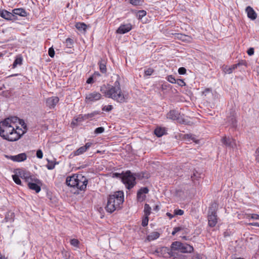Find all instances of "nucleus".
Listing matches in <instances>:
<instances>
[{
    "mask_svg": "<svg viewBox=\"0 0 259 259\" xmlns=\"http://www.w3.org/2000/svg\"><path fill=\"white\" fill-rule=\"evenodd\" d=\"M12 14H14V17H15V15H18L22 17L27 16V12L23 8L14 9L12 11Z\"/></svg>",
    "mask_w": 259,
    "mask_h": 259,
    "instance_id": "20",
    "label": "nucleus"
},
{
    "mask_svg": "<svg viewBox=\"0 0 259 259\" xmlns=\"http://www.w3.org/2000/svg\"><path fill=\"white\" fill-rule=\"evenodd\" d=\"M93 145L92 143L88 142L84 146H81L73 152L74 156L79 155L85 152Z\"/></svg>",
    "mask_w": 259,
    "mask_h": 259,
    "instance_id": "12",
    "label": "nucleus"
},
{
    "mask_svg": "<svg viewBox=\"0 0 259 259\" xmlns=\"http://www.w3.org/2000/svg\"><path fill=\"white\" fill-rule=\"evenodd\" d=\"M102 98V95L97 92H93L89 93L85 96V102L87 103H92L99 101Z\"/></svg>",
    "mask_w": 259,
    "mask_h": 259,
    "instance_id": "8",
    "label": "nucleus"
},
{
    "mask_svg": "<svg viewBox=\"0 0 259 259\" xmlns=\"http://www.w3.org/2000/svg\"><path fill=\"white\" fill-rule=\"evenodd\" d=\"M247 52L249 56H252L254 54V49L253 48H250Z\"/></svg>",
    "mask_w": 259,
    "mask_h": 259,
    "instance_id": "54",
    "label": "nucleus"
},
{
    "mask_svg": "<svg viewBox=\"0 0 259 259\" xmlns=\"http://www.w3.org/2000/svg\"><path fill=\"white\" fill-rule=\"evenodd\" d=\"M227 122L233 127L236 126V120L234 114L227 118Z\"/></svg>",
    "mask_w": 259,
    "mask_h": 259,
    "instance_id": "26",
    "label": "nucleus"
},
{
    "mask_svg": "<svg viewBox=\"0 0 259 259\" xmlns=\"http://www.w3.org/2000/svg\"><path fill=\"white\" fill-rule=\"evenodd\" d=\"M76 28L79 31H82L83 32L86 31L87 25L84 23L78 22L75 24Z\"/></svg>",
    "mask_w": 259,
    "mask_h": 259,
    "instance_id": "23",
    "label": "nucleus"
},
{
    "mask_svg": "<svg viewBox=\"0 0 259 259\" xmlns=\"http://www.w3.org/2000/svg\"><path fill=\"white\" fill-rule=\"evenodd\" d=\"M6 157L9 159L17 162L24 161L27 158V155L25 153H22L16 155H6Z\"/></svg>",
    "mask_w": 259,
    "mask_h": 259,
    "instance_id": "11",
    "label": "nucleus"
},
{
    "mask_svg": "<svg viewBox=\"0 0 259 259\" xmlns=\"http://www.w3.org/2000/svg\"><path fill=\"white\" fill-rule=\"evenodd\" d=\"M0 259H5V257L0 253Z\"/></svg>",
    "mask_w": 259,
    "mask_h": 259,
    "instance_id": "64",
    "label": "nucleus"
},
{
    "mask_svg": "<svg viewBox=\"0 0 259 259\" xmlns=\"http://www.w3.org/2000/svg\"><path fill=\"white\" fill-rule=\"evenodd\" d=\"M22 64V59L21 57H17L15 60L13 65L12 68H15L18 65H21Z\"/></svg>",
    "mask_w": 259,
    "mask_h": 259,
    "instance_id": "33",
    "label": "nucleus"
},
{
    "mask_svg": "<svg viewBox=\"0 0 259 259\" xmlns=\"http://www.w3.org/2000/svg\"><path fill=\"white\" fill-rule=\"evenodd\" d=\"M70 243L74 246H77L79 244V241L77 239H72L70 240Z\"/></svg>",
    "mask_w": 259,
    "mask_h": 259,
    "instance_id": "47",
    "label": "nucleus"
},
{
    "mask_svg": "<svg viewBox=\"0 0 259 259\" xmlns=\"http://www.w3.org/2000/svg\"><path fill=\"white\" fill-rule=\"evenodd\" d=\"M166 215L168 216L170 219H172L174 216H175V214H171L169 212H167L166 213Z\"/></svg>",
    "mask_w": 259,
    "mask_h": 259,
    "instance_id": "58",
    "label": "nucleus"
},
{
    "mask_svg": "<svg viewBox=\"0 0 259 259\" xmlns=\"http://www.w3.org/2000/svg\"><path fill=\"white\" fill-rule=\"evenodd\" d=\"M160 234L157 232H153L147 236L149 241H152L159 238Z\"/></svg>",
    "mask_w": 259,
    "mask_h": 259,
    "instance_id": "25",
    "label": "nucleus"
},
{
    "mask_svg": "<svg viewBox=\"0 0 259 259\" xmlns=\"http://www.w3.org/2000/svg\"><path fill=\"white\" fill-rule=\"evenodd\" d=\"M149 192V189L147 187L141 188L137 192V199L139 201H142L146 198V194Z\"/></svg>",
    "mask_w": 259,
    "mask_h": 259,
    "instance_id": "15",
    "label": "nucleus"
},
{
    "mask_svg": "<svg viewBox=\"0 0 259 259\" xmlns=\"http://www.w3.org/2000/svg\"><path fill=\"white\" fill-rule=\"evenodd\" d=\"M184 211L182 209H175L174 210L175 215H182L184 214Z\"/></svg>",
    "mask_w": 259,
    "mask_h": 259,
    "instance_id": "49",
    "label": "nucleus"
},
{
    "mask_svg": "<svg viewBox=\"0 0 259 259\" xmlns=\"http://www.w3.org/2000/svg\"><path fill=\"white\" fill-rule=\"evenodd\" d=\"M193 250L194 248L192 246L187 243H183L179 251L182 253H191Z\"/></svg>",
    "mask_w": 259,
    "mask_h": 259,
    "instance_id": "18",
    "label": "nucleus"
},
{
    "mask_svg": "<svg viewBox=\"0 0 259 259\" xmlns=\"http://www.w3.org/2000/svg\"><path fill=\"white\" fill-rule=\"evenodd\" d=\"M36 157L38 158L41 159L43 157V153L41 150L39 149L36 151Z\"/></svg>",
    "mask_w": 259,
    "mask_h": 259,
    "instance_id": "51",
    "label": "nucleus"
},
{
    "mask_svg": "<svg viewBox=\"0 0 259 259\" xmlns=\"http://www.w3.org/2000/svg\"><path fill=\"white\" fill-rule=\"evenodd\" d=\"M248 225L249 226H256V227H259V223H257V222L250 223H248Z\"/></svg>",
    "mask_w": 259,
    "mask_h": 259,
    "instance_id": "56",
    "label": "nucleus"
},
{
    "mask_svg": "<svg viewBox=\"0 0 259 259\" xmlns=\"http://www.w3.org/2000/svg\"><path fill=\"white\" fill-rule=\"evenodd\" d=\"M93 76H94V78H96L97 76H100V74L98 72H95Z\"/></svg>",
    "mask_w": 259,
    "mask_h": 259,
    "instance_id": "59",
    "label": "nucleus"
},
{
    "mask_svg": "<svg viewBox=\"0 0 259 259\" xmlns=\"http://www.w3.org/2000/svg\"><path fill=\"white\" fill-rule=\"evenodd\" d=\"M244 64V62L243 61H242L241 62H240L237 64H234L231 67H229L228 68L226 69V72L228 74H230L232 72L233 70L237 68L238 66L243 65Z\"/></svg>",
    "mask_w": 259,
    "mask_h": 259,
    "instance_id": "22",
    "label": "nucleus"
},
{
    "mask_svg": "<svg viewBox=\"0 0 259 259\" xmlns=\"http://www.w3.org/2000/svg\"><path fill=\"white\" fill-rule=\"evenodd\" d=\"M183 244V243L179 241H175L172 242L171 245L172 250H178L179 251Z\"/></svg>",
    "mask_w": 259,
    "mask_h": 259,
    "instance_id": "24",
    "label": "nucleus"
},
{
    "mask_svg": "<svg viewBox=\"0 0 259 259\" xmlns=\"http://www.w3.org/2000/svg\"><path fill=\"white\" fill-rule=\"evenodd\" d=\"M151 208L148 204H145L144 205V214L146 216H149L151 214Z\"/></svg>",
    "mask_w": 259,
    "mask_h": 259,
    "instance_id": "32",
    "label": "nucleus"
},
{
    "mask_svg": "<svg viewBox=\"0 0 259 259\" xmlns=\"http://www.w3.org/2000/svg\"><path fill=\"white\" fill-rule=\"evenodd\" d=\"M82 116H82V115H81V117H80V116H79V117H78L76 119V120H77V121H82V120H83V118L82 117Z\"/></svg>",
    "mask_w": 259,
    "mask_h": 259,
    "instance_id": "60",
    "label": "nucleus"
},
{
    "mask_svg": "<svg viewBox=\"0 0 259 259\" xmlns=\"http://www.w3.org/2000/svg\"><path fill=\"white\" fill-rule=\"evenodd\" d=\"M195 177H197L196 176V174L195 173H194V174H193V176H191V179H192V180L193 181H194L195 180V178H195Z\"/></svg>",
    "mask_w": 259,
    "mask_h": 259,
    "instance_id": "62",
    "label": "nucleus"
},
{
    "mask_svg": "<svg viewBox=\"0 0 259 259\" xmlns=\"http://www.w3.org/2000/svg\"><path fill=\"white\" fill-rule=\"evenodd\" d=\"M132 29V25L130 23L121 24L116 30L118 34H124L129 32Z\"/></svg>",
    "mask_w": 259,
    "mask_h": 259,
    "instance_id": "13",
    "label": "nucleus"
},
{
    "mask_svg": "<svg viewBox=\"0 0 259 259\" xmlns=\"http://www.w3.org/2000/svg\"><path fill=\"white\" fill-rule=\"evenodd\" d=\"M121 181L124 184L125 188L128 190L132 189L137 184L135 176L130 170L122 172Z\"/></svg>",
    "mask_w": 259,
    "mask_h": 259,
    "instance_id": "5",
    "label": "nucleus"
},
{
    "mask_svg": "<svg viewBox=\"0 0 259 259\" xmlns=\"http://www.w3.org/2000/svg\"><path fill=\"white\" fill-rule=\"evenodd\" d=\"M178 73L181 75H184L186 73V69L184 67H180L178 69Z\"/></svg>",
    "mask_w": 259,
    "mask_h": 259,
    "instance_id": "48",
    "label": "nucleus"
},
{
    "mask_svg": "<svg viewBox=\"0 0 259 259\" xmlns=\"http://www.w3.org/2000/svg\"><path fill=\"white\" fill-rule=\"evenodd\" d=\"M153 71L154 70L152 68H148L145 71V74L146 75L149 76L153 73Z\"/></svg>",
    "mask_w": 259,
    "mask_h": 259,
    "instance_id": "50",
    "label": "nucleus"
},
{
    "mask_svg": "<svg viewBox=\"0 0 259 259\" xmlns=\"http://www.w3.org/2000/svg\"><path fill=\"white\" fill-rule=\"evenodd\" d=\"M0 16L6 20H12L14 19V14L6 10L0 11Z\"/></svg>",
    "mask_w": 259,
    "mask_h": 259,
    "instance_id": "16",
    "label": "nucleus"
},
{
    "mask_svg": "<svg viewBox=\"0 0 259 259\" xmlns=\"http://www.w3.org/2000/svg\"><path fill=\"white\" fill-rule=\"evenodd\" d=\"M143 0H131L130 3L135 6H141L143 3Z\"/></svg>",
    "mask_w": 259,
    "mask_h": 259,
    "instance_id": "35",
    "label": "nucleus"
},
{
    "mask_svg": "<svg viewBox=\"0 0 259 259\" xmlns=\"http://www.w3.org/2000/svg\"><path fill=\"white\" fill-rule=\"evenodd\" d=\"M42 182L39 179L34 178L31 181L28 183V186L31 190H34L36 193H38L41 190Z\"/></svg>",
    "mask_w": 259,
    "mask_h": 259,
    "instance_id": "7",
    "label": "nucleus"
},
{
    "mask_svg": "<svg viewBox=\"0 0 259 259\" xmlns=\"http://www.w3.org/2000/svg\"><path fill=\"white\" fill-rule=\"evenodd\" d=\"M124 202V193L122 191H117L109 194L107 198V204L105 207L106 211L112 213L122 207Z\"/></svg>",
    "mask_w": 259,
    "mask_h": 259,
    "instance_id": "3",
    "label": "nucleus"
},
{
    "mask_svg": "<svg viewBox=\"0 0 259 259\" xmlns=\"http://www.w3.org/2000/svg\"><path fill=\"white\" fill-rule=\"evenodd\" d=\"M159 209V206L158 205H155V207L153 208V210L157 211Z\"/></svg>",
    "mask_w": 259,
    "mask_h": 259,
    "instance_id": "61",
    "label": "nucleus"
},
{
    "mask_svg": "<svg viewBox=\"0 0 259 259\" xmlns=\"http://www.w3.org/2000/svg\"><path fill=\"white\" fill-rule=\"evenodd\" d=\"M256 160L259 163V148L255 151Z\"/></svg>",
    "mask_w": 259,
    "mask_h": 259,
    "instance_id": "55",
    "label": "nucleus"
},
{
    "mask_svg": "<svg viewBox=\"0 0 259 259\" xmlns=\"http://www.w3.org/2000/svg\"><path fill=\"white\" fill-rule=\"evenodd\" d=\"M154 134L158 137H160L166 134V130L165 128L157 127L154 130Z\"/></svg>",
    "mask_w": 259,
    "mask_h": 259,
    "instance_id": "21",
    "label": "nucleus"
},
{
    "mask_svg": "<svg viewBox=\"0 0 259 259\" xmlns=\"http://www.w3.org/2000/svg\"><path fill=\"white\" fill-rule=\"evenodd\" d=\"M7 119H9V121H8L9 123H11V125H13V126H14L15 127H18L16 123L20 120V119H19L17 117H16V116H13V117H9V118H7Z\"/></svg>",
    "mask_w": 259,
    "mask_h": 259,
    "instance_id": "30",
    "label": "nucleus"
},
{
    "mask_svg": "<svg viewBox=\"0 0 259 259\" xmlns=\"http://www.w3.org/2000/svg\"><path fill=\"white\" fill-rule=\"evenodd\" d=\"M180 114L176 110H170L167 114V118L175 120L179 118Z\"/></svg>",
    "mask_w": 259,
    "mask_h": 259,
    "instance_id": "19",
    "label": "nucleus"
},
{
    "mask_svg": "<svg viewBox=\"0 0 259 259\" xmlns=\"http://www.w3.org/2000/svg\"><path fill=\"white\" fill-rule=\"evenodd\" d=\"M20 75V74H12V75H10L8 76V77H13V76H18Z\"/></svg>",
    "mask_w": 259,
    "mask_h": 259,
    "instance_id": "63",
    "label": "nucleus"
},
{
    "mask_svg": "<svg viewBox=\"0 0 259 259\" xmlns=\"http://www.w3.org/2000/svg\"><path fill=\"white\" fill-rule=\"evenodd\" d=\"M66 45L69 48H71L73 44V40L71 38H68L65 41Z\"/></svg>",
    "mask_w": 259,
    "mask_h": 259,
    "instance_id": "38",
    "label": "nucleus"
},
{
    "mask_svg": "<svg viewBox=\"0 0 259 259\" xmlns=\"http://www.w3.org/2000/svg\"><path fill=\"white\" fill-rule=\"evenodd\" d=\"M145 218L143 219L142 222V225L143 227H146L148 225L149 221V216L145 215Z\"/></svg>",
    "mask_w": 259,
    "mask_h": 259,
    "instance_id": "40",
    "label": "nucleus"
},
{
    "mask_svg": "<svg viewBox=\"0 0 259 259\" xmlns=\"http://www.w3.org/2000/svg\"><path fill=\"white\" fill-rule=\"evenodd\" d=\"M185 228L183 226L180 227H176L174 228L173 231L172 232L171 234L172 235H175L177 232L180 231H183L184 230Z\"/></svg>",
    "mask_w": 259,
    "mask_h": 259,
    "instance_id": "37",
    "label": "nucleus"
},
{
    "mask_svg": "<svg viewBox=\"0 0 259 259\" xmlns=\"http://www.w3.org/2000/svg\"><path fill=\"white\" fill-rule=\"evenodd\" d=\"M19 123L20 124H21V125L23 126L24 130H23V131H27V128H26V124L25 123L24 121L23 120H19Z\"/></svg>",
    "mask_w": 259,
    "mask_h": 259,
    "instance_id": "52",
    "label": "nucleus"
},
{
    "mask_svg": "<svg viewBox=\"0 0 259 259\" xmlns=\"http://www.w3.org/2000/svg\"><path fill=\"white\" fill-rule=\"evenodd\" d=\"M176 83H177L179 86L183 87L186 85V83L183 79H177L176 80Z\"/></svg>",
    "mask_w": 259,
    "mask_h": 259,
    "instance_id": "46",
    "label": "nucleus"
},
{
    "mask_svg": "<svg viewBox=\"0 0 259 259\" xmlns=\"http://www.w3.org/2000/svg\"><path fill=\"white\" fill-rule=\"evenodd\" d=\"M186 137L188 139H191V140H192L193 142H195L196 143H197L198 142V140H196L195 136L192 135L187 134L186 135Z\"/></svg>",
    "mask_w": 259,
    "mask_h": 259,
    "instance_id": "43",
    "label": "nucleus"
},
{
    "mask_svg": "<svg viewBox=\"0 0 259 259\" xmlns=\"http://www.w3.org/2000/svg\"><path fill=\"white\" fill-rule=\"evenodd\" d=\"M9 119L0 122V136L10 142L18 141L26 133L19 127H15L9 123Z\"/></svg>",
    "mask_w": 259,
    "mask_h": 259,
    "instance_id": "1",
    "label": "nucleus"
},
{
    "mask_svg": "<svg viewBox=\"0 0 259 259\" xmlns=\"http://www.w3.org/2000/svg\"><path fill=\"white\" fill-rule=\"evenodd\" d=\"M245 10L249 18L253 20L256 18L257 14L252 8L250 6H248L246 7Z\"/></svg>",
    "mask_w": 259,
    "mask_h": 259,
    "instance_id": "17",
    "label": "nucleus"
},
{
    "mask_svg": "<svg viewBox=\"0 0 259 259\" xmlns=\"http://www.w3.org/2000/svg\"><path fill=\"white\" fill-rule=\"evenodd\" d=\"M247 218L257 220H259V215L257 214H249L247 215Z\"/></svg>",
    "mask_w": 259,
    "mask_h": 259,
    "instance_id": "42",
    "label": "nucleus"
},
{
    "mask_svg": "<svg viewBox=\"0 0 259 259\" xmlns=\"http://www.w3.org/2000/svg\"><path fill=\"white\" fill-rule=\"evenodd\" d=\"M100 111H95L91 113L84 114L83 115V116H82V117L83 118V120H85V119H87L89 118H92L94 117L95 116L100 114Z\"/></svg>",
    "mask_w": 259,
    "mask_h": 259,
    "instance_id": "27",
    "label": "nucleus"
},
{
    "mask_svg": "<svg viewBox=\"0 0 259 259\" xmlns=\"http://www.w3.org/2000/svg\"><path fill=\"white\" fill-rule=\"evenodd\" d=\"M146 15V12L145 10H140L137 13V17L139 19H141Z\"/></svg>",
    "mask_w": 259,
    "mask_h": 259,
    "instance_id": "34",
    "label": "nucleus"
},
{
    "mask_svg": "<svg viewBox=\"0 0 259 259\" xmlns=\"http://www.w3.org/2000/svg\"><path fill=\"white\" fill-rule=\"evenodd\" d=\"M17 174H18L21 178L25 180L27 183L31 181L34 177L31 175L30 173L24 169H19Z\"/></svg>",
    "mask_w": 259,
    "mask_h": 259,
    "instance_id": "10",
    "label": "nucleus"
},
{
    "mask_svg": "<svg viewBox=\"0 0 259 259\" xmlns=\"http://www.w3.org/2000/svg\"><path fill=\"white\" fill-rule=\"evenodd\" d=\"M48 53H49V55L51 58H53L54 57V56H55V51H54V50L53 47H51L50 48H49V51H48Z\"/></svg>",
    "mask_w": 259,
    "mask_h": 259,
    "instance_id": "45",
    "label": "nucleus"
},
{
    "mask_svg": "<svg viewBox=\"0 0 259 259\" xmlns=\"http://www.w3.org/2000/svg\"><path fill=\"white\" fill-rule=\"evenodd\" d=\"M113 109V106L112 105H107L105 106L102 108V110L109 112L112 110Z\"/></svg>",
    "mask_w": 259,
    "mask_h": 259,
    "instance_id": "44",
    "label": "nucleus"
},
{
    "mask_svg": "<svg viewBox=\"0 0 259 259\" xmlns=\"http://www.w3.org/2000/svg\"><path fill=\"white\" fill-rule=\"evenodd\" d=\"M221 141L228 148L235 149L237 147L236 141L232 138L225 136L222 139Z\"/></svg>",
    "mask_w": 259,
    "mask_h": 259,
    "instance_id": "9",
    "label": "nucleus"
},
{
    "mask_svg": "<svg viewBox=\"0 0 259 259\" xmlns=\"http://www.w3.org/2000/svg\"><path fill=\"white\" fill-rule=\"evenodd\" d=\"M99 65L100 67V70L101 72L105 73L106 72V62L104 60L101 59V60L99 62Z\"/></svg>",
    "mask_w": 259,
    "mask_h": 259,
    "instance_id": "28",
    "label": "nucleus"
},
{
    "mask_svg": "<svg viewBox=\"0 0 259 259\" xmlns=\"http://www.w3.org/2000/svg\"><path fill=\"white\" fill-rule=\"evenodd\" d=\"M105 129L103 127H99L95 129L94 133L96 134H99L103 133Z\"/></svg>",
    "mask_w": 259,
    "mask_h": 259,
    "instance_id": "41",
    "label": "nucleus"
},
{
    "mask_svg": "<svg viewBox=\"0 0 259 259\" xmlns=\"http://www.w3.org/2000/svg\"><path fill=\"white\" fill-rule=\"evenodd\" d=\"M166 79L167 81L171 83H176L177 80L172 75H168L166 77Z\"/></svg>",
    "mask_w": 259,
    "mask_h": 259,
    "instance_id": "39",
    "label": "nucleus"
},
{
    "mask_svg": "<svg viewBox=\"0 0 259 259\" xmlns=\"http://www.w3.org/2000/svg\"><path fill=\"white\" fill-rule=\"evenodd\" d=\"M216 204L212 203L209 209L208 215V223L210 227H214L217 223V215L216 214Z\"/></svg>",
    "mask_w": 259,
    "mask_h": 259,
    "instance_id": "6",
    "label": "nucleus"
},
{
    "mask_svg": "<svg viewBox=\"0 0 259 259\" xmlns=\"http://www.w3.org/2000/svg\"><path fill=\"white\" fill-rule=\"evenodd\" d=\"M134 175L135 176L136 178H137L140 180H142L144 178L147 179L148 178V175L144 172L135 173L134 174Z\"/></svg>",
    "mask_w": 259,
    "mask_h": 259,
    "instance_id": "31",
    "label": "nucleus"
},
{
    "mask_svg": "<svg viewBox=\"0 0 259 259\" xmlns=\"http://www.w3.org/2000/svg\"><path fill=\"white\" fill-rule=\"evenodd\" d=\"M13 180L16 184L18 185L21 184V181L20 179V176H19L18 174L13 175Z\"/></svg>",
    "mask_w": 259,
    "mask_h": 259,
    "instance_id": "36",
    "label": "nucleus"
},
{
    "mask_svg": "<svg viewBox=\"0 0 259 259\" xmlns=\"http://www.w3.org/2000/svg\"><path fill=\"white\" fill-rule=\"evenodd\" d=\"M113 175H115L116 177H117V178L120 177L121 178V177L122 176V172L121 174L116 172V173H114Z\"/></svg>",
    "mask_w": 259,
    "mask_h": 259,
    "instance_id": "57",
    "label": "nucleus"
},
{
    "mask_svg": "<svg viewBox=\"0 0 259 259\" xmlns=\"http://www.w3.org/2000/svg\"><path fill=\"white\" fill-rule=\"evenodd\" d=\"M94 76H92L90 77L87 80L86 82L88 84H91L93 83L94 82Z\"/></svg>",
    "mask_w": 259,
    "mask_h": 259,
    "instance_id": "53",
    "label": "nucleus"
},
{
    "mask_svg": "<svg viewBox=\"0 0 259 259\" xmlns=\"http://www.w3.org/2000/svg\"><path fill=\"white\" fill-rule=\"evenodd\" d=\"M59 99L57 97H52L49 98L46 100L47 106L50 109L54 108L58 103Z\"/></svg>",
    "mask_w": 259,
    "mask_h": 259,
    "instance_id": "14",
    "label": "nucleus"
},
{
    "mask_svg": "<svg viewBox=\"0 0 259 259\" xmlns=\"http://www.w3.org/2000/svg\"><path fill=\"white\" fill-rule=\"evenodd\" d=\"M88 183V179L81 174H73L66 179V185L77 190L84 191Z\"/></svg>",
    "mask_w": 259,
    "mask_h": 259,
    "instance_id": "4",
    "label": "nucleus"
},
{
    "mask_svg": "<svg viewBox=\"0 0 259 259\" xmlns=\"http://www.w3.org/2000/svg\"><path fill=\"white\" fill-rule=\"evenodd\" d=\"M100 91L105 97L117 102L122 103L127 102L128 95L122 93L118 79L115 81L114 85H108V88L105 85L101 86Z\"/></svg>",
    "mask_w": 259,
    "mask_h": 259,
    "instance_id": "2",
    "label": "nucleus"
},
{
    "mask_svg": "<svg viewBox=\"0 0 259 259\" xmlns=\"http://www.w3.org/2000/svg\"><path fill=\"white\" fill-rule=\"evenodd\" d=\"M48 163L46 165L47 168L49 170H52L55 168V165L57 164H58V162H57L55 161H51L49 159H47Z\"/></svg>",
    "mask_w": 259,
    "mask_h": 259,
    "instance_id": "29",
    "label": "nucleus"
}]
</instances>
